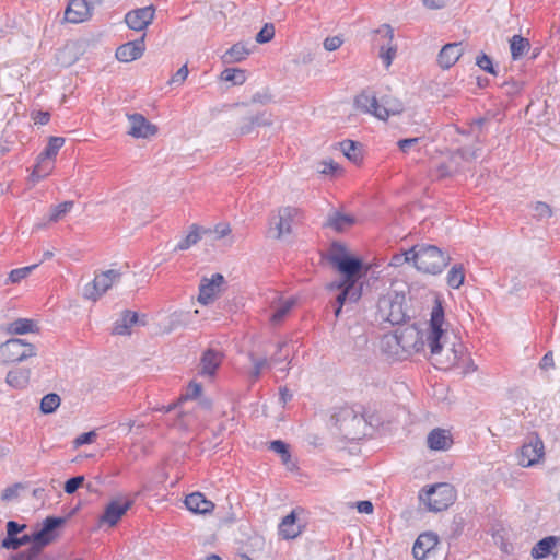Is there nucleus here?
Masks as SVG:
<instances>
[{"label": "nucleus", "instance_id": "obj_1", "mask_svg": "<svg viewBox=\"0 0 560 560\" xmlns=\"http://www.w3.org/2000/svg\"><path fill=\"white\" fill-rule=\"evenodd\" d=\"M444 324V308L440 300H435L434 306L431 311L429 326L424 334V348L430 349L431 359L434 365L441 370H448L453 365L458 364L464 355V345L462 342L453 343L450 353L445 359L442 358L443 342L445 337Z\"/></svg>", "mask_w": 560, "mask_h": 560}, {"label": "nucleus", "instance_id": "obj_2", "mask_svg": "<svg viewBox=\"0 0 560 560\" xmlns=\"http://www.w3.org/2000/svg\"><path fill=\"white\" fill-rule=\"evenodd\" d=\"M331 420L346 440L357 441L366 435L368 421L364 407L361 405L337 407L331 415Z\"/></svg>", "mask_w": 560, "mask_h": 560}, {"label": "nucleus", "instance_id": "obj_3", "mask_svg": "<svg viewBox=\"0 0 560 560\" xmlns=\"http://www.w3.org/2000/svg\"><path fill=\"white\" fill-rule=\"evenodd\" d=\"M413 266L424 273L438 275L450 262V256L435 245L421 244L410 248Z\"/></svg>", "mask_w": 560, "mask_h": 560}, {"label": "nucleus", "instance_id": "obj_4", "mask_svg": "<svg viewBox=\"0 0 560 560\" xmlns=\"http://www.w3.org/2000/svg\"><path fill=\"white\" fill-rule=\"evenodd\" d=\"M329 261L341 273V278L337 280L338 282L359 284L363 262L360 258L349 256L342 244L332 243Z\"/></svg>", "mask_w": 560, "mask_h": 560}, {"label": "nucleus", "instance_id": "obj_5", "mask_svg": "<svg viewBox=\"0 0 560 560\" xmlns=\"http://www.w3.org/2000/svg\"><path fill=\"white\" fill-rule=\"evenodd\" d=\"M406 295L402 292L392 291L380 298L377 302V319L390 325L406 323L409 315L405 307Z\"/></svg>", "mask_w": 560, "mask_h": 560}, {"label": "nucleus", "instance_id": "obj_6", "mask_svg": "<svg viewBox=\"0 0 560 560\" xmlns=\"http://www.w3.org/2000/svg\"><path fill=\"white\" fill-rule=\"evenodd\" d=\"M419 498L427 504L429 511L441 512L455 502L456 490L451 483L441 482L422 490Z\"/></svg>", "mask_w": 560, "mask_h": 560}, {"label": "nucleus", "instance_id": "obj_7", "mask_svg": "<svg viewBox=\"0 0 560 560\" xmlns=\"http://www.w3.org/2000/svg\"><path fill=\"white\" fill-rule=\"evenodd\" d=\"M36 354V347L20 338H11L0 345V362L3 364L22 362Z\"/></svg>", "mask_w": 560, "mask_h": 560}, {"label": "nucleus", "instance_id": "obj_8", "mask_svg": "<svg viewBox=\"0 0 560 560\" xmlns=\"http://www.w3.org/2000/svg\"><path fill=\"white\" fill-rule=\"evenodd\" d=\"M65 144V138L50 137L44 151L38 155L37 163L35 164L31 178L33 182H38L45 178L54 167L52 159L56 158L58 151Z\"/></svg>", "mask_w": 560, "mask_h": 560}, {"label": "nucleus", "instance_id": "obj_9", "mask_svg": "<svg viewBox=\"0 0 560 560\" xmlns=\"http://www.w3.org/2000/svg\"><path fill=\"white\" fill-rule=\"evenodd\" d=\"M328 290L338 292L335 298V317H339L345 305L358 302L362 295L361 284L332 281L328 284Z\"/></svg>", "mask_w": 560, "mask_h": 560}, {"label": "nucleus", "instance_id": "obj_10", "mask_svg": "<svg viewBox=\"0 0 560 560\" xmlns=\"http://www.w3.org/2000/svg\"><path fill=\"white\" fill-rule=\"evenodd\" d=\"M120 276V272L115 269H109L96 275L94 280L84 287L83 296L86 300L96 301L107 292L114 283L119 281Z\"/></svg>", "mask_w": 560, "mask_h": 560}, {"label": "nucleus", "instance_id": "obj_11", "mask_svg": "<svg viewBox=\"0 0 560 560\" xmlns=\"http://www.w3.org/2000/svg\"><path fill=\"white\" fill-rule=\"evenodd\" d=\"M404 351L406 359L412 353L424 351V334L415 324L395 330Z\"/></svg>", "mask_w": 560, "mask_h": 560}, {"label": "nucleus", "instance_id": "obj_12", "mask_svg": "<svg viewBox=\"0 0 560 560\" xmlns=\"http://www.w3.org/2000/svg\"><path fill=\"white\" fill-rule=\"evenodd\" d=\"M63 523V517H46L43 522V527L39 530L33 533L34 545L32 546L38 550L39 548H45L50 545L56 538L54 533L55 529H57Z\"/></svg>", "mask_w": 560, "mask_h": 560}, {"label": "nucleus", "instance_id": "obj_13", "mask_svg": "<svg viewBox=\"0 0 560 560\" xmlns=\"http://www.w3.org/2000/svg\"><path fill=\"white\" fill-rule=\"evenodd\" d=\"M133 505L132 500L120 502L119 500H112L106 506L102 515L98 517V525L107 524L114 527L120 521L122 515Z\"/></svg>", "mask_w": 560, "mask_h": 560}, {"label": "nucleus", "instance_id": "obj_14", "mask_svg": "<svg viewBox=\"0 0 560 560\" xmlns=\"http://www.w3.org/2000/svg\"><path fill=\"white\" fill-rule=\"evenodd\" d=\"M154 15L155 8L148 5L129 11L125 15V22L130 30L143 31L152 23Z\"/></svg>", "mask_w": 560, "mask_h": 560}, {"label": "nucleus", "instance_id": "obj_15", "mask_svg": "<svg viewBox=\"0 0 560 560\" xmlns=\"http://www.w3.org/2000/svg\"><path fill=\"white\" fill-rule=\"evenodd\" d=\"M299 209L295 207H282L278 210V214L272 217L270 224L276 229V237L280 238L284 234L292 232V223L298 215Z\"/></svg>", "mask_w": 560, "mask_h": 560}, {"label": "nucleus", "instance_id": "obj_16", "mask_svg": "<svg viewBox=\"0 0 560 560\" xmlns=\"http://www.w3.org/2000/svg\"><path fill=\"white\" fill-rule=\"evenodd\" d=\"M224 282V277L221 273H213L210 279L203 277L199 284L198 302L203 305L212 302Z\"/></svg>", "mask_w": 560, "mask_h": 560}, {"label": "nucleus", "instance_id": "obj_17", "mask_svg": "<svg viewBox=\"0 0 560 560\" xmlns=\"http://www.w3.org/2000/svg\"><path fill=\"white\" fill-rule=\"evenodd\" d=\"M375 33L381 35L385 40L384 44L380 46V58L383 60L384 66L389 68L397 51L396 46L393 45L394 30L389 24H383Z\"/></svg>", "mask_w": 560, "mask_h": 560}, {"label": "nucleus", "instance_id": "obj_18", "mask_svg": "<svg viewBox=\"0 0 560 560\" xmlns=\"http://www.w3.org/2000/svg\"><path fill=\"white\" fill-rule=\"evenodd\" d=\"M92 5L88 0H70L65 11V21L69 23H82L92 15Z\"/></svg>", "mask_w": 560, "mask_h": 560}, {"label": "nucleus", "instance_id": "obj_19", "mask_svg": "<svg viewBox=\"0 0 560 560\" xmlns=\"http://www.w3.org/2000/svg\"><path fill=\"white\" fill-rule=\"evenodd\" d=\"M144 38L145 34L138 39L120 45L116 49V58L121 62H130L142 57L145 50Z\"/></svg>", "mask_w": 560, "mask_h": 560}, {"label": "nucleus", "instance_id": "obj_20", "mask_svg": "<svg viewBox=\"0 0 560 560\" xmlns=\"http://www.w3.org/2000/svg\"><path fill=\"white\" fill-rule=\"evenodd\" d=\"M130 128L128 133L133 138H149L158 132L155 125L147 120L141 114H132L128 116Z\"/></svg>", "mask_w": 560, "mask_h": 560}, {"label": "nucleus", "instance_id": "obj_21", "mask_svg": "<svg viewBox=\"0 0 560 560\" xmlns=\"http://www.w3.org/2000/svg\"><path fill=\"white\" fill-rule=\"evenodd\" d=\"M544 456V444L539 439L529 442L521 447L518 464L523 467H530Z\"/></svg>", "mask_w": 560, "mask_h": 560}, {"label": "nucleus", "instance_id": "obj_22", "mask_svg": "<svg viewBox=\"0 0 560 560\" xmlns=\"http://www.w3.org/2000/svg\"><path fill=\"white\" fill-rule=\"evenodd\" d=\"M438 542L439 538L434 533L428 532L420 534L412 547L415 559L424 560L427 555L436 547Z\"/></svg>", "mask_w": 560, "mask_h": 560}, {"label": "nucleus", "instance_id": "obj_23", "mask_svg": "<svg viewBox=\"0 0 560 560\" xmlns=\"http://www.w3.org/2000/svg\"><path fill=\"white\" fill-rule=\"evenodd\" d=\"M186 508L195 514H210L213 512L215 505L212 501L208 500L201 492H192L185 499Z\"/></svg>", "mask_w": 560, "mask_h": 560}, {"label": "nucleus", "instance_id": "obj_24", "mask_svg": "<svg viewBox=\"0 0 560 560\" xmlns=\"http://www.w3.org/2000/svg\"><path fill=\"white\" fill-rule=\"evenodd\" d=\"M223 354L221 351L209 348L200 359V374L213 376L222 363Z\"/></svg>", "mask_w": 560, "mask_h": 560}, {"label": "nucleus", "instance_id": "obj_25", "mask_svg": "<svg viewBox=\"0 0 560 560\" xmlns=\"http://www.w3.org/2000/svg\"><path fill=\"white\" fill-rule=\"evenodd\" d=\"M428 447L433 451H446L453 444V438L447 430L433 429L427 438Z\"/></svg>", "mask_w": 560, "mask_h": 560}, {"label": "nucleus", "instance_id": "obj_26", "mask_svg": "<svg viewBox=\"0 0 560 560\" xmlns=\"http://www.w3.org/2000/svg\"><path fill=\"white\" fill-rule=\"evenodd\" d=\"M462 55L463 47L460 43L446 44L443 46L438 56L439 65L443 69H448L456 63V61L460 58Z\"/></svg>", "mask_w": 560, "mask_h": 560}, {"label": "nucleus", "instance_id": "obj_27", "mask_svg": "<svg viewBox=\"0 0 560 560\" xmlns=\"http://www.w3.org/2000/svg\"><path fill=\"white\" fill-rule=\"evenodd\" d=\"M405 106L401 101L392 96H384L378 105L377 118L386 120L389 116L399 115L404 112Z\"/></svg>", "mask_w": 560, "mask_h": 560}, {"label": "nucleus", "instance_id": "obj_28", "mask_svg": "<svg viewBox=\"0 0 560 560\" xmlns=\"http://www.w3.org/2000/svg\"><path fill=\"white\" fill-rule=\"evenodd\" d=\"M302 533V526L296 523V513L291 511L279 524V535L283 539H294Z\"/></svg>", "mask_w": 560, "mask_h": 560}, {"label": "nucleus", "instance_id": "obj_29", "mask_svg": "<svg viewBox=\"0 0 560 560\" xmlns=\"http://www.w3.org/2000/svg\"><path fill=\"white\" fill-rule=\"evenodd\" d=\"M381 348L383 352L388 354V357L396 360H405L406 357L404 354L400 340L396 334L385 335L381 340Z\"/></svg>", "mask_w": 560, "mask_h": 560}, {"label": "nucleus", "instance_id": "obj_30", "mask_svg": "<svg viewBox=\"0 0 560 560\" xmlns=\"http://www.w3.org/2000/svg\"><path fill=\"white\" fill-rule=\"evenodd\" d=\"M138 313L126 310L122 312L120 318H118L113 327V334L119 336H126L131 334V327L138 323Z\"/></svg>", "mask_w": 560, "mask_h": 560}, {"label": "nucleus", "instance_id": "obj_31", "mask_svg": "<svg viewBox=\"0 0 560 560\" xmlns=\"http://www.w3.org/2000/svg\"><path fill=\"white\" fill-rule=\"evenodd\" d=\"M560 544V537L547 536L540 539L532 548L530 556L534 559H544L552 553L553 549Z\"/></svg>", "mask_w": 560, "mask_h": 560}, {"label": "nucleus", "instance_id": "obj_32", "mask_svg": "<svg viewBox=\"0 0 560 560\" xmlns=\"http://www.w3.org/2000/svg\"><path fill=\"white\" fill-rule=\"evenodd\" d=\"M250 54L246 43L238 42L232 45L221 57L222 62L225 65L237 63L247 58Z\"/></svg>", "mask_w": 560, "mask_h": 560}, {"label": "nucleus", "instance_id": "obj_33", "mask_svg": "<svg viewBox=\"0 0 560 560\" xmlns=\"http://www.w3.org/2000/svg\"><path fill=\"white\" fill-rule=\"evenodd\" d=\"M354 105L361 112L372 114L377 117L380 102L375 95H371L368 92H362L355 96Z\"/></svg>", "mask_w": 560, "mask_h": 560}, {"label": "nucleus", "instance_id": "obj_34", "mask_svg": "<svg viewBox=\"0 0 560 560\" xmlns=\"http://www.w3.org/2000/svg\"><path fill=\"white\" fill-rule=\"evenodd\" d=\"M30 376V369L18 368L8 372L5 381L11 387L22 389L28 385Z\"/></svg>", "mask_w": 560, "mask_h": 560}, {"label": "nucleus", "instance_id": "obj_35", "mask_svg": "<svg viewBox=\"0 0 560 560\" xmlns=\"http://www.w3.org/2000/svg\"><path fill=\"white\" fill-rule=\"evenodd\" d=\"M37 330L36 323L28 318H19L10 323L7 327V331L11 335H24L27 332H34Z\"/></svg>", "mask_w": 560, "mask_h": 560}, {"label": "nucleus", "instance_id": "obj_36", "mask_svg": "<svg viewBox=\"0 0 560 560\" xmlns=\"http://www.w3.org/2000/svg\"><path fill=\"white\" fill-rule=\"evenodd\" d=\"M340 147L345 156L349 161L353 162L354 164H360L362 162V149L358 142L352 140H343L342 142H340Z\"/></svg>", "mask_w": 560, "mask_h": 560}, {"label": "nucleus", "instance_id": "obj_37", "mask_svg": "<svg viewBox=\"0 0 560 560\" xmlns=\"http://www.w3.org/2000/svg\"><path fill=\"white\" fill-rule=\"evenodd\" d=\"M354 218L349 214H343L341 212H334L328 217L327 225L336 230L337 232H342L347 228L351 226L354 223Z\"/></svg>", "mask_w": 560, "mask_h": 560}, {"label": "nucleus", "instance_id": "obj_38", "mask_svg": "<svg viewBox=\"0 0 560 560\" xmlns=\"http://www.w3.org/2000/svg\"><path fill=\"white\" fill-rule=\"evenodd\" d=\"M201 240V229L197 224L190 226L189 233L182 238L175 246L174 250H186Z\"/></svg>", "mask_w": 560, "mask_h": 560}, {"label": "nucleus", "instance_id": "obj_39", "mask_svg": "<svg viewBox=\"0 0 560 560\" xmlns=\"http://www.w3.org/2000/svg\"><path fill=\"white\" fill-rule=\"evenodd\" d=\"M530 47L529 40L521 35H514L510 40V49L513 60L520 59Z\"/></svg>", "mask_w": 560, "mask_h": 560}, {"label": "nucleus", "instance_id": "obj_40", "mask_svg": "<svg viewBox=\"0 0 560 560\" xmlns=\"http://www.w3.org/2000/svg\"><path fill=\"white\" fill-rule=\"evenodd\" d=\"M295 300L292 298L280 301V303L276 306L273 314L271 315V322L275 324L280 323L293 308Z\"/></svg>", "mask_w": 560, "mask_h": 560}, {"label": "nucleus", "instance_id": "obj_41", "mask_svg": "<svg viewBox=\"0 0 560 560\" xmlns=\"http://www.w3.org/2000/svg\"><path fill=\"white\" fill-rule=\"evenodd\" d=\"M447 284L453 289H458L465 280V272L463 265H454L447 272Z\"/></svg>", "mask_w": 560, "mask_h": 560}, {"label": "nucleus", "instance_id": "obj_42", "mask_svg": "<svg viewBox=\"0 0 560 560\" xmlns=\"http://www.w3.org/2000/svg\"><path fill=\"white\" fill-rule=\"evenodd\" d=\"M61 399L58 394L49 393L40 400V411L44 415L52 413L60 406Z\"/></svg>", "mask_w": 560, "mask_h": 560}, {"label": "nucleus", "instance_id": "obj_43", "mask_svg": "<svg viewBox=\"0 0 560 560\" xmlns=\"http://www.w3.org/2000/svg\"><path fill=\"white\" fill-rule=\"evenodd\" d=\"M221 78L232 82L234 85H241L245 82V71L237 68H228L221 73Z\"/></svg>", "mask_w": 560, "mask_h": 560}, {"label": "nucleus", "instance_id": "obj_44", "mask_svg": "<svg viewBox=\"0 0 560 560\" xmlns=\"http://www.w3.org/2000/svg\"><path fill=\"white\" fill-rule=\"evenodd\" d=\"M73 201H63L57 206L51 207L48 219L49 222H58L73 208Z\"/></svg>", "mask_w": 560, "mask_h": 560}, {"label": "nucleus", "instance_id": "obj_45", "mask_svg": "<svg viewBox=\"0 0 560 560\" xmlns=\"http://www.w3.org/2000/svg\"><path fill=\"white\" fill-rule=\"evenodd\" d=\"M269 448L281 456L282 463L288 464L291 459L289 445L281 440L270 442Z\"/></svg>", "mask_w": 560, "mask_h": 560}, {"label": "nucleus", "instance_id": "obj_46", "mask_svg": "<svg viewBox=\"0 0 560 560\" xmlns=\"http://www.w3.org/2000/svg\"><path fill=\"white\" fill-rule=\"evenodd\" d=\"M26 489V483L15 482L12 486L7 487L1 494V500L5 502H10L16 499L20 494V491Z\"/></svg>", "mask_w": 560, "mask_h": 560}, {"label": "nucleus", "instance_id": "obj_47", "mask_svg": "<svg viewBox=\"0 0 560 560\" xmlns=\"http://www.w3.org/2000/svg\"><path fill=\"white\" fill-rule=\"evenodd\" d=\"M38 264H34L31 266L16 268L10 271L9 281L11 283H18L21 280L25 279L35 268H37Z\"/></svg>", "mask_w": 560, "mask_h": 560}, {"label": "nucleus", "instance_id": "obj_48", "mask_svg": "<svg viewBox=\"0 0 560 560\" xmlns=\"http://www.w3.org/2000/svg\"><path fill=\"white\" fill-rule=\"evenodd\" d=\"M275 37V25L272 23H266L261 30L257 33L255 39L259 44L269 43Z\"/></svg>", "mask_w": 560, "mask_h": 560}, {"label": "nucleus", "instance_id": "obj_49", "mask_svg": "<svg viewBox=\"0 0 560 560\" xmlns=\"http://www.w3.org/2000/svg\"><path fill=\"white\" fill-rule=\"evenodd\" d=\"M534 217L538 220L549 219L552 215V209L550 206L542 201H537L534 207Z\"/></svg>", "mask_w": 560, "mask_h": 560}, {"label": "nucleus", "instance_id": "obj_50", "mask_svg": "<svg viewBox=\"0 0 560 560\" xmlns=\"http://www.w3.org/2000/svg\"><path fill=\"white\" fill-rule=\"evenodd\" d=\"M202 392L201 384L197 382H190L186 388L184 395L180 396L179 400L196 399Z\"/></svg>", "mask_w": 560, "mask_h": 560}, {"label": "nucleus", "instance_id": "obj_51", "mask_svg": "<svg viewBox=\"0 0 560 560\" xmlns=\"http://www.w3.org/2000/svg\"><path fill=\"white\" fill-rule=\"evenodd\" d=\"M502 89L508 95H517L524 88V83L516 80H509L502 83Z\"/></svg>", "mask_w": 560, "mask_h": 560}, {"label": "nucleus", "instance_id": "obj_52", "mask_svg": "<svg viewBox=\"0 0 560 560\" xmlns=\"http://www.w3.org/2000/svg\"><path fill=\"white\" fill-rule=\"evenodd\" d=\"M84 480L85 478L82 475L68 479L65 482V492L68 494H73L80 487L83 486Z\"/></svg>", "mask_w": 560, "mask_h": 560}, {"label": "nucleus", "instance_id": "obj_53", "mask_svg": "<svg viewBox=\"0 0 560 560\" xmlns=\"http://www.w3.org/2000/svg\"><path fill=\"white\" fill-rule=\"evenodd\" d=\"M455 366L462 368L463 369L462 372L464 374H468V373L475 372L477 370V365L474 363L472 359H470L467 355L465 347H464V355L459 360L458 364H455ZM452 368H454V365Z\"/></svg>", "mask_w": 560, "mask_h": 560}, {"label": "nucleus", "instance_id": "obj_54", "mask_svg": "<svg viewBox=\"0 0 560 560\" xmlns=\"http://www.w3.org/2000/svg\"><path fill=\"white\" fill-rule=\"evenodd\" d=\"M476 65L482 69L483 71L488 72V73H491V74H497V71L492 65V60L491 58L486 55V54H481L480 56L477 57L476 59Z\"/></svg>", "mask_w": 560, "mask_h": 560}, {"label": "nucleus", "instance_id": "obj_55", "mask_svg": "<svg viewBox=\"0 0 560 560\" xmlns=\"http://www.w3.org/2000/svg\"><path fill=\"white\" fill-rule=\"evenodd\" d=\"M289 347L287 341L279 342L277 352L271 357V362L275 364L281 363L289 358V352L285 350Z\"/></svg>", "mask_w": 560, "mask_h": 560}, {"label": "nucleus", "instance_id": "obj_56", "mask_svg": "<svg viewBox=\"0 0 560 560\" xmlns=\"http://www.w3.org/2000/svg\"><path fill=\"white\" fill-rule=\"evenodd\" d=\"M412 253H410V248L399 254H394L390 258L389 265L393 267H400L405 262L412 261Z\"/></svg>", "mask_w": 560, "mask_h": 560}, {"label": "nucleus", "instance_id": "obj_57", "mask_svg": "<svg viewBox=\"0 0 560 560\" xmlns=\"http://www.w3.org/2000/svg\"><path fill=\"white\" fill-rule=\"evenodd\" d=\"M250 361L253 363V372L252 376L254 378H258L261 374V371L268 364V360L266 358L257 359L254 354H249Z\"/></svg>", "mask_w": 560, "mask_h": 560}, {"label": "nucleus", "instance_id": "obj_58", "mask_svg": "<svg viewBox=\"0 0 560 560\" xmlns=\"http://www.w3.org/2000/svg\"><path fill=\"white\" fill-rule=\"evenodd\" d=\"M420 140V138L400 139L398 140L397 145L400 149V151H402L404 153H408L415 145L419 143Z\"/></svg>", "mask_w": 560, "mask_h": 560}, {"label": "nucleus", "instance_id": "obj_59", "mask_svg": "<svg viewBox=\"0 0 560 560\" xmlns=\"http://www.w3.org/2000/svg\"><path fill=\"white\" fill-rule=\"evenodd\" d=\"M343 40L341 37L339 36H331V37H327L325 40H324V48L328 51H334V50H337L341 45H342Z\"/></svg>", "mask_w": 560, "mask_h": 560}, {"label": "nucleus", "instance_id": "obj_60", "mask_svg": "<svg viewBox=\"0 0 560 560\" xmlns=\"http://www.w3.org/2000/svg\"><path fill=\"white\" fill-rule=\"evenodd\" d=\"M255 126H270L272 124L271 115L262 112L250 117Z\"/></svg>", "mask_w": 560, "mask_h": 560}, {"label": "nucleus", "instance_id": "obj_61", "mask_svg": "<svg viewBox=\"0 0 560 560\" xmlns=\"http://www.w3.org/2000/svg\"><path fill=\"white\" fill-rule=\"evenodd\" d=\"M1 547L8 550H18L21 547L20 538L18 536H7L1 541Z\"/></svg>", "mask_w": 560, "mask_h": 560}, {"label": "nucleus", "instance_id": "obj_62", "mask_svg": "<svg viewBox=\"0 0 560 560\" xmlns=\"http://www.w3.org/2000/svg\"><path fill=\"white\" fill-rule=\"evenodd\" d=\"M95 439H96V433L94 431L84 432L75 438L74 444H75V446L90 444V443L94 442Z\"/></svg>", "mask_w": 560, "mask_h": 560}, {"label": "nucleus", "instance_id": "obj_63", "mask_svg": "<svg viewBox=\"0 0 560 560\" xmlns=\"http://www.w3.org/2000/svg\"><path fill=\"white\" fill-rule=\"evenodd\" d=\"M37 549L31 546L28 549L18 552L10 560H34Z\"/></svg>", "mask_w": 560, "mask_h": 560}, {"label": "nucleus", "instance_id": "obj_64", "mask_svg": "<svg viewBox=\"0 0 560 560\" xmlns=\"http://www.w3.org/2000/svg\"><path fill=\"white\" fill-rule=\"evenodd\" d=\"M187 77H188V68L186 65H184L171 78L170 83L182 84L186 80Z\"/></svg>", "mask_w": 560, "mask_h": 560}]
</instances>
